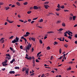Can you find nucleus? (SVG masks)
<instances>
[{
	"label": "nucleus",
	"mask_w": 77,
	"mask_h": 77,
	"mask_svg": "<svg viewBox=\"0 0 77 77\" xmlns=\"http://www.w3.org/2000/svg\"><path fill=\"white\" fill-rule=\"evenodd\" d=\"M29 69H27L26 67H23L22 68V71H23V72H24V71H26L25 72L26 74V75H28V73L29 72Z\"/></svg>",
	"instance_id": "obj_1"
},
{
	"label": "nucleus",
	"mask_w": 77,
	"mask_h": 77,
	"mask_svg": "<svg viewBox=\"0 0 77 77\" xmlns=\"http://www.w3.org/2000/svg\"><path fill=\"white\" fill-rule=\"evenodd\" d=\"M19 42V38L17 37H16L15 39L12 41V43H15Z\"/></svg>",
	"instance_id": "obj_2"
},
{
	"label": "nucleus",
	"mask_w": 77,
	"mask_h": 77,
	"mask_svg": "<svg viewBox=\"0 0 77 77\" xmlns=\"http://www.w3.org/2000/svg\"><path fill=\"white\" fill-rule=\"evenodd\" d=\"M25 59H29L30 60H31L32 59L33 60L35 59V57L34 56H33L32 57L30 56H29V57H26Z\"/></svg>",
	"instance_id": "obj_3"
},
{
	"label": "nucleus",
	"mask_w": 77,
	"mask_h": 77,
	"mask_svg": "<svg viewBox=\"0 0 77 77\" xmlns=\"http://www.w3.org/2000/svg\"><path fill=\"white\" fill-rule=\"evenodd\" d=\"M26 49L28 50H30V43H29V44L27 45V47L26 46Z\"/></svg>",
	"instance_id": "obj_4"
},
{
	"label": "nucleus",
	"mask_w": 77,
	"mask_h": 77,
	"mask_svg": "<svg viewBox=\"0 0 77 77\" xmlns=\"http://www.w3.org/2000/svg\"><path fill=\"white\" fill-rule=\"evenodd\" d=\"M44 6H45V9H48V8H50V6H48V5H45Z\"/></svg>",
	"instance_id": "obj_5"
},
{
	"label": "nucleus",
	"mask_w": 77,
	"mask_h": 77,
	"mask_svg": "<svg viewBox=\"0 0 77 77\" xmlns=\"http://www.w3.org/2000/svg\"><path fill=\"white\" fill-rule=\"evenodd\" d=\"M33 9L36 10L38 9V7L37 6H34L33 7Z\"/></svg>",
	"instance_id": "obj_6"
},
{
	"label": "nucleus",
	"mask_w": 77,
	"mask_h": 77,
	"mask_svg": "<svg viewBox=\"0 0 77 77\" xmlns=\"http://www.w3.org/2000/svg\"><path fill=\"white\" fill-rule=\"evenodd\" d=\"M15 59H13L11 61H10V63H13L14 62H15Z\"/></svg>",
	"instance_id": "obj_7"
},
{
	"label": "nucleus",
	"mask_w": 77,
	"mask_h": 77,
	"mask_svg": "<svg viewBox=\"0 0 77 77\" xmlns=\"http://www.w3.org/2000/svg\"><path fill=\"white\" fill-rule=\"evenodd\" d=\"M15 71H10L9 72V74H15Z\"/></svg>",
	"instance_id": "obj_8"
},
{
	"label": "nucleus",
	"mask_w": 77,
	"mask_h": 77,
	"mask_svg": "<svg viewBox=\"0 0 77 77\" xmlns=\"http://www.w3.org/2000/svg\"><path fill=\"white\" fill-rule=\"evenodd\" d=\"M63 30V29L62 28H60V29H59V30L57 29V31H58V32H62V30Z\"/></svg>",
	"instance_id": "obj_9"
},
{
	"label": "nucleus",
	"mask_w": 77,
	"mask_h": 77,
	"mask_svg": "<svg viewBox=\"0 0 77 77\" xmlns=\"http://www.w3.org/2000/svg\"><path fill=\"white\" fill-rule=\"evenodd\" d=\"M31 40H32V41H35V38L33 37H31Z\"/></svg>",
	"instance_id": "obj_10"
},
{
	"label": "nucleus",
	"mask_w": 77,
	"mask_h": 77,
	"mask_svg": "<svg viewBox=\"0 0 77 77\" xmlns=\"http://www.w3.org/2000/svg\"><path fill=\"white\" fill-rule=\"evenodd\" d=\"M7 21L8 22H9V23H13L14 22V21H13V22H11V21H9V20L8 19H7Z\"/></svg>",
	"instance_id": "obj_11"
},
{
	"label": "nucleus",
	"mask_w": 77,
	"mask_h": 77,
	"mask_svg": "<svg viewBox=\"0 0 77 77\" xmlns=\"http://www.w3.org/2000/svg\"><path fill=\"white\" fill-rule=\"evenodd\" d=\"M69 53V52H68V53H67L66 54H63V56L64 57V58H65V56H66V55H67Z\"/></svg>",
	"instance_id": "obj_12"
},
{
	"label": "nucleus",
	"mask_w": 77,
	"mask_h": 77,
	"mask_svg": "<svg viewBox=\"0 0 77 77\" xmlns=\"http://www.w3.org/2000/svg\"><path fill=\"white\" fill-rule=\"evenodd\" d=\"M7 62H8V60H5V61L2 62V63H6Z\"/></svg>",
	"instance_id": "obj_13"
},
{
	"label": "nucleus",
	"mask_w": 77,
	"mask_h": 77,
	"mask_svg": "<svg viewBox=\"0 0 77 77\" xmlns=\"http://www.w3.org/2000/svg\"><path fill=\"white\" fill-rule=\"evenodd\" d=\"M64 47H66V48H67L68 47V45H67V44H64Z\"/></svg>",
	"instance_id": "obj_14"
},
{
	"label": "nucleus",
	"mask_w": 77,
	"mask_h": 77,
	"mask_svg": "<svg viewBox=\"0 0 77 77\" xmlns=\"http://www.w3.org/2000/svg\"><path fill=\"white\" fill-rule=\"evenodd\" d=\"M16 4L17 5H18L19 6H20V3L19 2H17Z\"/></svg>",
	"instance_id": "obj_15"
},
{
	"label": "nucleus",
	"mask_w": 77,
	"mask_h": 77,
	"mask_svg": "<svg viewBox=\"0 0 77 77\" xmlns=\"http://www.w3.org/2000/svg\"><path fill=\"white\" fill-rule=\"evenodd\" d=\"M43 20L42 19H41L39 21V22L40 23H42V22L43 21Z\"/></svg>",
	"instance_id": "obj_16"
},
{
	"label": "nucleus",
	"mask_w": 77,
	"mask_h": 77,
	"mask_svg": "<svg viewBox=\"0 0 77 77\" xmlns=\"http://www.w3.org/2000/svg\"><path fill=\"white\" fill-rule=\"evenodd\" d=\"M62 37H60V38H58L57 39H59V40L60 41H62Z\"/></svg>",
	"instance_id": "obj_17"
},
{
	"label": "nucleus",
	"mask_w": 77,
	"mask_h": 77,
	"mask_svg": "<svg viewBox=\"0 0 77 77\" xmlns=\"http://www.w3.org/2000/svg\"><path fill=\"white\" fill-rule=\"evenodd\" d=\"M60 8L62 9H64L65 8V6L64 5H62L60 7Z\"/></svg>",
	"instance_id": "obj_18"
},
{
	"label": "nucleus",
	"mask_w": 77,
	"mask_h": 77,
	"mask_svg": "<svg viewBox=\"0 0 77 77\" xmlns=\"http://www.w3.org/2000/svg\"><path fill=\"white\" fill-rule=\"evenodd\" d=\"M62 26L63 27H65V23H63L62 24Z\"/></svg>",
	"instance_id": "obj_19"
},
{
	"label": "nucleus",
	"mask_w": 77,
	"mask_h": 77,
	"mask_svg": "<svg viewBox=\"0 0 77 77\" xmlns=\"http://www.w3.org/2000/svg\"><path fill=\"white\" fill-rule=\"evenodd\" d=\"M6 59H8V60H9L11 59V57H6Z\"/></svg>",
	"instance_id": "obj_20"
},
{
	"label": "nucleus",
	"mask_w": 77,
	"mask_h": 77,
	"mask_svg": "<svg viewBox=\"0 0 77 77\" xmlns=\"http://www.w3.org/2000/svg\"><path fill=\"white\" fill-rule=\"evenodd\" d=\"M71 66H70L69 68L67 69V70L68 71L69 70H71Z\"/></svg>",
	"instance_id": "obj_21"
},
{
	"label": "nucleus",
	"mask_w": 77,
	"mask_h": 77,
	"mask_svg": "<svg viewBox=\"0 0 77 77\" xmlns=\"http://www.w3.org/2000/svg\"><path fill=\"white\" fill-rule=\"evenodd\" d=\"M31 12H32V11H29L27 12V14H30V13H31Z\"/></svg>",
	"instance_id": "obj_22"
},
{
	"label": "nucleus",
	"mask_w": 77,
	"mask_h": 77,
	"mask_svg": "<svg viewBox=\"0 0 77 77\" xmlns=\"http://www.w3.org/2000/svg\"><path fill=\"white\" fill-rule=\"evenodd\" d=\"M60 8H57L56 9V11H60Z\"/></svg>",
	"instance_id": "obj_23"
},
{
	"label": "nucleus",
	"mask_w": 77,
	"mask_h": 77,
	"mask_svg": "<svg viewBox=\"0 0 77 77\" xmlns=\"http://www.w3.org/2000/svg\"><path fill=\"white\" fill-rule=\"evenodd\" d=\"M47 50H49L50 49V48L49 46H48L47 47Z\"/></svg>",
	"instance_id": "obj_24"
},
{
	"label": "nucleus",
	"mask_w": 77,
	"mask_h": 77,
	"mask_svg": "<svg viewBox=\"0 0 77 77\" xmlns=\"http://www.w3.org/2000/svg\"><path fill=\"white\" fill-rule=\"evenodd\" d=\"M54 33V32L50 31V32H47V33Z\"/></svg>",
	"instance_id": "obj_25"
},
{
	"label": "nucleus",
	"mask_w": 77,
	"mask_h": 77,
	"mask_svg": "<svg viewBox=\"0 0 77 77\" xmlns=\"http://www.w3.org/2000/svg\"><path fill=\"white\" fill-rule=\"evenodd\" d=\"M75 18H76V16H74L73 17V19L74 20H75Z\"/></svg>",
	"instance_id": "obj_26"
},
{
	"label": "nucleus",
	"mask_w": 77,
	"mask_h": 77,
	"mask_svg": "<svg viewBox=\"0 0 77 77\" xmlns=\"http://www.w3.org/2000/svg\"><path fill=\"white\" fill-rule=\"evenodd\" d=\"M28 3L27 2H26L23 3V5H27Z\"/></svg>",
	"instance_id": "obj_27"
},
{
	"label": "nucleus",
	"mask_w": 77,
	"mask_h": 77,
	"mask_svg": "<svg viewBox=\"0 0 77 77\" xmlns=\"http://www.w3.org/2000/svg\"><path fill=\"white\" fill-rule=\"evenodd\" d=\"M54 45H57V44H58V43L56 42H54Z\"/></svg>",
	"instance_id": "obj_28"
},
{
	"label": "nucleus",
	"mask_w": 77,
	"mask_h": 77,
	"mask_svg": "<svg viewBox=\"0 0 77 77\" xmlns=\"http://www.w3.org/2000/svg\"><path fill=\"white\" fill-rule=\"evenodd\" d=\"M19 67H14V69H19Z\"/></svg>",
	"instance_id": "obj_29"
},
{
	"label": "nucleus",
	"mask_w": 77,
	"mask_h": 77,
	"mask_svg": "<svg viewBox=\"0 0 77 77\" xmlns=\"http://www.w3.org/2000/svg\"><path fill=\"white\" fill-rule=\"evenodd\" d=\"M6 56H8V57H11L10 56V55L9 54H6Z\"/></svg>",
	"instance_id": "obj_30"
},
{
	"label": "nucleus",
	"mask_w": 77,
	"mask_h": 77,
	"mask_svg": "<svg viewBox=\"0 0 77 77\" xmlns=\"http://www.w3.org/2000/svg\"><path fill=\"white\" fill-rule=\"evenodd\" d=\"M4 39V38H1L0 40V42H1V41H3Z\"/></svg>",
	"instance_id": "obj_31"
},
{
	"label": "nucleus",
	"mask_w": 77,
	"mask_h": 77,
	"mask_svg": "<svg viewBox=\"0 0 77 77\" xmlns=\"http://www.w3.org/2000/svg\"><path fill=\"white\" fill-rule=\"evenodd\" d=\"M2 64L3 66H6L5 63H2Z\"/></svg>",
	"instance_id": "obj_32"
},
{
	"label": "nucleus",
	"mask_w": 77,
	"mask_h": 77,
	"mask_svg": "<svg viewBox=\"0 0 77 77\" xmlns=\"http://www.w3.org/2000/svg\"><path fill=\"white\" fill-rule=\"evenodd\" d=\"M68 38H69V39H72V37L70 36H69Z\"/></svg>",
	"instance_id": "obj_33"
},
{
	"label": "nucleus",
	"mask_w": 77,
	"mask_h": 77,
	"mask_svg": "<svg viewBox=\"0 0 77 77\" xmlns=\"http://www.w3.org/2000/svg\"><path fill=\"white\" fill-rule=\"evenodd\" d=\"M23 39H24V41H25V43H26V42H27V39L25 38Z\"/></svg>",
	"instance_id": "obj_34"
},
{
	"label": "nucleus",
	"mask_w": 77,
	"mask_h": 77,
	"mask_svg": "<svg viewBox=\"0 0 77 77\" xmlns=\"http://www.w3.org/2000/svg\"><path fill=\"white\" fill-rule=\"evenodd\" d=\"M61 23V22H60V21L58 20L57 21V24H58L59 23Z\"/></svg>",
	"instance_id": "obj_35"
},
{
	"label": "nucleus",
	"mask_w": 77,
	"mask_h": 77,
	"mask_svg": "<svg viewBox=\"0 0 77 77\" xmlns=\"http://www.w3.org/2000/svg\"><path fill=\"white\" fill-rule=\"evenodd\" d=\"M26 35H30V33L28 32H27L26 33Z\"/></svg>",
	"instance_id": "obj_36"
},
{
	"label": "nucleus",
	"mask_w": 77,
	"mask_h": 77,
	"mask_svg": "<svg viewBox=\"0 0 77 77\" xmlns=\"http://www.w3.org/2000/svg\"><path fill=\"white\" fill-rule=\"evenodd\" d=\"M20 49H23V46L21 45L20 46Z\"/></svg>",
	"instance_id": "obj_37"
},
{
	"label": "nucleus",
	"mask_w": 77,
	"mask_h": 77,
	"mask_svg": "<svg viewBox=\"0 0 77 77\" xmlns=\"http://www.w3.org/2000/svg\"><path fill=\"white\" fill-rule=\"evenodd\" d=\"M39 42L40 44H42V41L41 40H40Z\"/></svg>",
	"instance_id": "obj_38"
},
{
	"label": "nucleus",
	"mask_w": 77,
	"mask_h": 77,
	"mask_svg": "<svg viewBox=\"0 0 77 77\" xmlns=\"http://www.w3.org/2000/svg\"><path fill=\"white\" fill-rule=\"evenodd\" d=\"M35 61L36 62H39V60H38V59H36L35 60Z\"/></svg>",
	"instance_id": "obj_39"
},
{
	"label": "nucleus",
	"mask_w": 77,
	"mask_h": 77,
	"mask_svg": "<svg viewBox=\"0 0 77 77\" xmlns=\"http://www.w3.org/2000/svg\"><path fill=\"white\" fill-rule=\"evenodd\" d=\"M69 63H71L72 64L73 63V62L72 61H70L69 62Z\"/></svg>",
	"instance_id": "obj_40"
},
{
	"label": "nucleus",
	"mask_w": 77,
	"mask_h": 77,
	"mask_svg": "<svg viewBox=\"0 0 77 77\" xmlns=\"http://www.w3.org/2000/svg\"><path fill=\"white\" fill-rule=\"evenodd\" d=\"M59 52H60V53H62V50H61V48H60V49Z\"/></svg>",
	"instance_id": "obj_41"
},
{
	"label": "nucleus",
	"mask_w": 77,
	"mask_h": 77,
	"mask_svg": "<svg viewBox=\"0 0 77 77\" xmlns=\"http://www.w3.org/2000/svg\"><path fill=\"white\" fill-rule=\"evenodd\" d=\"M29 36V35L26 34L25 35H23V36H24V37H27V36Z\"/></svg>",
	"instance_id": "obj_42"
},
{
	"label": "nucleus",
	"mask_w": 77,
	"mask_h": 77,
	"mask_svg": "<svg viewBox=\"0 0 77 77\" xmlns=\"http://www.w3.org/2000/svg\"><path fill=\"white\" fill-rule=\"evenodd\" d=\"M57 8H60V5H59V4H58V6H57Z\"/></svg>",
	"instance_id": "obj_43"
},
{
	"label": "nucleus",
	"mask_w": 77,
	"mask_h": 77,
	"mask_svg": "<svg viewBox=\"0 0 77 77\" xmlns=\"http://www.w3.org/2000/svg\"><path fill=\"white\" fill-rule=\"evenodd\" d=\"M14 38V36H11L9 38V39H12Z\"/></svg>",
	"instance_id": "obj_44"
},
{
	"label": "nucleus",
	"mask_w": 77,
	"mask_h": 77,
	"mask_svg": "<svg viewBox=\"0 0 77 77\" xmlns=\"http://www.w3.org/2000/svg\"><path fill=\"white\" fill-rule=\"evenodd\" d=\"M37 19H38V17L33 18V20H37Z\"/></svg>",
	"instance_id": "obj_45"
},
{
	"label": "nucleus",
	"mask_w": 77,
	"mask_h": 77,
	"mask_svg": "<svg viewBox=\"0 0 77 77\" xmlns=\"http://www.w3.org/2000/svg\"><path fill=\"white\" fill-rule=\"evenodd\" d=\"M72 17H70V18H69L70 20H72Z\"/></svg>",
	"instance_id": "obj_46"
},
{
	"label": "nucleus",
	"mask_w": 77,
	"mask_h": 77,
	"mask_svg": "<svg viewBox=\"0 0 77 77\" xmlns=\"http://www.w3.org/2000/svg\"><path fill=\"white\" fill-rule=\"evenodd\" d=\"M5 8L6 9V10H8L9 9V7H6Z\"/></svg>",
	"instance_id": "obj_47"
},
{
	"label": "nucleus",
	"mask_w": 77,
	"mask_h": 77,
	"mask_svg": "<svg viewBox=\"0 0 77 77\" xmlns=\"http://www.w3.org/2000/svg\"><path fill=\"white\" fill-rule=\"evenodd\" d=\"M68 35L69 36H72V34H70L69 33H68Z\"/></svg>",
	"instance_id": "obj_48"
},
{
	"label": "nucleus",
	"mask_w": 77,
	"mask_h": 77,
	"mask_svg": "<svg viewBox=\"0 0 77 77\" xmlns=\"http://www.w3.org/2000/svg\"><path fill=\"white\" fill-rule=\"evenodd\" d=\"M53 56H51V57L50 58V59H51V60H53Z\"/></svg>",
	"instance_id": "obj_49"
},
{
	"label": "nucleus",
	"mask_w": 77,
	"mask_h": 77,
	"mask_svg": "<svg viewBox=\"0 0 77 77\" xmlns=\"http://www.w3.org/2000/svg\"><path fill=\"white\" fill-rule=\"evenodd\" d=\"M48 3H49V2H45L44 4H48Z\"/></svg>",
	"instance_id": "obj_50"
},
{
	"label": "nucleus",
	"mask_w": 77,
	"mask_h": 77,
	"mask_svg": "<svg viewBox=\"0 0 77 77\" xmlns=\"http://www.w3.org/2000/svg\"><path fill=\"white\" fill-rule=\"evenodd\" d=\"M20 21H21V22H22V23H23V22H24V20H19Z\"/></svg>",
	"instance_id": "obj_51"
},
{
	"label": "nucleus",
	"mask_w": 77,
	"mask_h": 77,
	"mask_svg": "<svg viewBox=\"0 0 77 77\" xmlns=\"http://www.w3.org/2000/svg\"><path fill=\"white\" fill-rule=\"evenodd\" d=\"M10 50H11V51H13V49L12 48H11V47H10Z\"/></svg>",
	"instance_id": "obj_52"
},
{
	"label": "nucleus",
	"mask_w": 77,
	"mask_h": 77,
	"mask_svg": "<svg viewBox=\"0 0 77 77\" xmlns=\"http://www.w3.org/2000/svg\"><path fill=\"white\" fill-rule=\"evenodd\" d=\"M68 32H69V33H70V34H72V32L68 31Z\"/></svg>",
	"instance_id": "obj_53"
},
{
	"label": "nucleus",
	"mask_w": 77,
	"mask_h": 77,
	"mask_svg": "<svg viewBox=\"0 0 77 77\" xmlns=\"http://www.w3.org/2000/svg\"><path fill=\"white\" fill-rule=\"evenodd\" d=\"M13 53H16V51L15 50H14V49H13Z\"/></svg>",
	"instance_id": "obj_54"
},
{
	"label": "nucleus",
	"mask_w": 77,
	"mask_h": 77,
	"mask_svg": "<svg viewBox=\"0 0 77 77\" xmlns=\"http://www.w3.org/2000/svg\"><path fill=\"white\" fill-rule=\"evenodd\" d=\"M32 66H35V63H32Z\"/></svg>",
	"instance_id": "obj_55"
},
{
	"label": "nucleus",
	"mask_w": 77,
	"mask_h": 77,
	"mask_svg": "<svg viewBox=\"0 0 77 77\" xmlns=\"http://www.w3.org/2000/svg\"><path fill=\"white\" fill-rule=\"evenodd\" d=\"M34 22H35V21H31V24H33V23H34Z\"/></svg>",
	"instance_id": "obj_56"
},
{
	"label": "nucleus",
	"mask_w": 77,
	"mask_h": 77,
	"mask_svg": "<svg viewBox=\"0 0 77 77\" xmlns=\"http://www.w3.org/2000/svg\"><path fill=\"white\" fill-rule=\"evenodd\" d=\"M62 57H61L60 58H59L58 59H62Z\"/></svg>",
	"instance_id": "obj_57"
},
{
	"label": "nucleus",
	"mask_w": 77,
	"mask_h": 77,
	"mask_svg": "<svg viewBox=\"0 0 77 77\" xmlns=\"http://www.w3.org/2000/svg\"><path fill=\"white\" fill-rule=\"evenodd\" d=\"M44 76H45V75H44V73H43V74H42V77H44Z\"/></svg>",
	"instance_id": "obj_58"
},
{
	"label": "nucleus",
	"mask_w": 77,
	"mask_h": 77,
	"mask_svg": "<svg viewBox=\"0 0 77 77\" xmlns=\"http://www.w3.org/2000/svg\"><path fill=\"white\" fill-rule=\"evenodd\" d=\"M15 6L14 5H13L11 6V8H14Z\"/></svg>",
	"instance_id": "obj_59"
},
{
	"label": "nucleus",
	"mask_w": 77,
	"mask_h": 77,
	"mask_svg": "<svg viewBox=\"0 0 77 77\" xmlns=\"http://www.w3.org/2000/svg\"><path fill=\"white\" fill-rule=\"evenodd\" d=\"M34 51V49L33 48H32V52H33V51Z\"/></svg>",
	"instance_id": "obj_60"
},
{
	"label": "nucleus",
	"mask_w": 77,
	"mask_h": 77,
	"mask_svg": "<svg viewBox=\"0 0 77 77\" xmlns=\"http://www.w3.org/2000/svg\"><path fill=\"white\" fill-rule=\"evenodd\" d=\"M3 5V3H2V2L0 3V5Z\"/></svg>",
	"instance_id": "obj_61"
},
{
	"label": "nucleus",
	"mask_w": 77,
	"mask_h": 77,
	"mask_svg": "<svg viewBox=\"0 0 77 77\" xmlns=\"http://www.w3.org/2000/svg\"><path fill=\"white\" fill-rule=\"evenodd\" d=\"M75 38H77V34H75Z\"/></svg>",
	"instance_id": "obj_62"
},
{
	"label": "nucleus",
	"mask_w": 77,
	"mask_h": 77,
	"mask_svg": "<svg viewBox=\"0 0 77 77\" xmlns=\"http://www.w3.org/2000/svg\"><path fill=\"white\" fill-rule=\"evenodd\" d=\"M32 63H35V60H32Z\"/></svg>",
	"instance_id": "obj_63"
},
{
	"label": "nucleus",
	"mask_w": 77,
	"mask_h": 77,
	"mask_svg": "<svg viewBox=\"0 0 77 77\" xmlns=\"http://www.w3.org/2000/svg\"><path fill=\"white\" fill-rule=\"evenodd\" d=\"M77 24H75L74 26V27H77Z\"/></svg>",
	"instance_id": "obj_64"
}]
</instances>
